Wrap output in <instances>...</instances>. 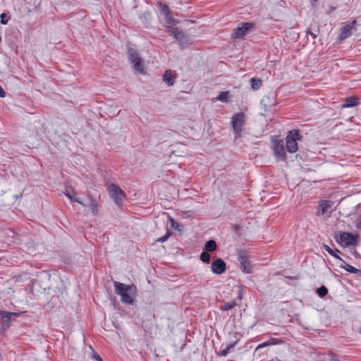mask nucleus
<instances>
[{"mask_svg":"<svg viewBox=\"0 0 361 361\" xmlns=\"http://www.w3.org/2000/svg\"><path fill=\"white\" fill-rule=\"evenodd\" d=\"M310 34L311 35V36L312 37L313 39H315L317 37V35H315L312 32H310Z\"/></svg>","mask_w":361,"mask_h":361,"instance_id":"nucleus-40","label":"nucleus"},{"mask_svg":"<svg viewBox=\"0 0 361 361\" xmlns=\"http://www.w3.org/2000/svg\"><path fill=\"white\" fill-rule=\"evenodd\" d=\"M164 18L169 25H176L179 23L178 20L173 18L171 13L168 16L164 17Z\"/></svg>","mask_w":361,"mask_h":361,"instance_id":"nucleus-26","label":"nucleus"},{"mask_svg":"<svg viewBox=\"0 0 361 361\" xmlns=\"http://www.w3.org/2000/svg\"><path fill=\"white\" fill-rule=\"evenodd\" d=\"M90 209H91L92 214L96 215L97 213V204L94 202H91L89 205Z\"/></svg>","mask_w":361,"mask_h":361,"instance_id":"nucleus-32","label":"nucleus"},{"mask_svg":"<svg viewBox=\"0 0 361 361\" xmlns=\"http://www.w3.org/2000/svg\"><path fill=\"white\" fill-rule=\"evenodd\" d=\"M200 259L205 263H208L210 260V255L207 252H203L200 255Z\"/></svg>","mask_w":361,"mask_h":361,"instance_id":"nucleus-29","label":"nucleus"},{"mask_svg":"<svg viewBox=\"0 0 361 361\" xmlns=\"http://www.w3.org/2000/svg\"><path fill=\"white\" fill-rule=\"evenodd\" d=\"M360 104L359 99L357 97L353 96L345 98V103L341 106L343 109L353 107Z\"/></svg>","mask_w":361,"mask_h":361,"instance_id":"nucleus-14","label":"nucleus"},{"mask_svg":"<svg viewBox=\"0 0 361 361\" xmlns=\"http://www.w3.org/2000/svg\"><path fill=\"white\" fill-rule=\"evenodd\" d=\"M20 315V313L0 311V318L5 324H9L13 320Z\"/></svg>","mask_w":361,"mask_h":361,"instance_id":"nucleus-11","label":"nucleus"},{"mask_svg":"<svg viewBox=\"0 0 361 361\" xmlns=\"http://www.w3.org/2000/svg\"><path fill=\"white\" fill-rule=\"evenodd\" d=\"M161 12L164 16V17L168 16L171 12L169 8L166 5H161Z\"/></svg>","mask_w":361,"mask_h":361,"instance_id":"nucleus-31","label":"nucleus"},{"mask_svg":"<svg viewBox=\"0 0 361 361\" xmlns=\"http://www.w3.org/2000/svg\"><path fill=\"white\" fill-rule=\"evenodd\" d=\"M66 197H68L71 200L78 202L81 204H83L78 198L75 197V192L70 191L68 189L66 190V192H64Z\"/></svg>","mask_w":361,"mask_h":361,"instance_id":"nucleus-21","label":"nucleus"},{"mask_svg":"<svg viewBox=\"0 0 361 361\" xmlns=\"http://www.w3.org/2000/svg\"><path fill=\"white\" fill-rule=\"evenodd\" d=\"M359 332L361 334V327L359 329Z\"/></svg>","mask_w":361,"mask_h":361,"instance_id":"nucleus-43","label":"nucleus"},{"mask_svg":"<svg viewBox=\"0 0 361 361\" xmlns=\"http://www.w3.org/2000/svg\"><path fill=\"white\" fill-rule=\"evenodd\" d=\"M245 123V114L242 112L235 113L233 115L231 125L235 134V138L240 137L243 131V126Z\"/></svg>","mask_w":361,"mask_h":361,"instance_id":"nucleus-4","label":"nucleus"},{"mask_svg":"<svg viewBox=\"0 0 361 361\" xmlns=\"http://www.w3.org/2000/svg\"><path fill=\"white\" fill-rule=\"evenodd\" d=\"M356 227L360 229L361 228V217L360 218L359 221L356 224Z\"/></svg>","mask_w":361,"mask_h":361,"instance_id":"nucleus-39","label":"nucleus"},{"mask_svg":"<svg viewBox=\"0 0 361 361\" xmlns=\"http://www.w3.org/2000/svg\"><path fill=\"white\" fill-rule=\"evenodd\" d=\"M216 248V243L214 240H210L206 242L204 245V249L208 252H213Z\"/></svg>","mask_w":361,"mask_h":361,"instance_id":"nucleus-20","label":"nucleus"},{"mask_svg":"<svg viewBox=\"0 0 361 361\" xmlns=\"http://www.w3.org/2000/svg\"><path fill=\"white\" fill-rule=\"evenodd\" d=\"M238 341V339H236L235 341L228 344L225 349L221 350L220 355L225 356L227 354V353L228 352V350L231 348H233L237 344Z\"/></svg>","mask_w":361,"mask_h":361,"instance_id":"nucleus-23","label":"nucleus"},{"mask_svg":"<svg viewBox=\"0 0 361 361\" xmlns=\"http://www.w3.org/2000/svg\"><path fill=\"white\" fill-rule=\"evenodd\" d=\"M251 87L254 90H258L262 85V80L260 79L252 78L250 80Z\"/></svg>","mask_w":361,"mask_h":361,"instance_id":"nucleus-22","label":"nucleus"},{"mask_svg":"<svg viewBox=\"0 0 361 361\" xmlns=\"http://www.w3.org/2000/svg\"><path fill=\"white\" fill-rule=\"evenodd\" d=\"M170 221H171V226L174 228V229H179L178 227H179V224L176 222L172 218L170 219Z\"/></svg>","mask_w":361,"mask_h":361,"instance_id":"nucleus-36","label":"nucleus"},{"mask_svg":"<svg viewBox=\"0 0 361 361\" xmlns=\"http://www.w3.org/2000/svg\"><path fill=\"white\" fill-rule=\"evenodd\" d=\"M336 241L343 247H348L356 243V236L348 232H339L336 235Z\"/></svg>","mask_w":361,"mask_h":361,"instance_id":"nucleus-6","label":"nucleus"},{"mask_svg":"<svg viewBox=\"0 0 361 361\" xmlns=\"http://www.w3.org/2000/svg\"><path fill=\"white\" fill-rule=\"evenodd\" d=\"M173 35L174 38L178 41H182L185 37V34L183 31L179 30L178 28L175 31V32L173 34Z\"/></svg>","mask_w":361,"mask_h":361,"instance_id":"nucleus-24","label":"nucleus"},{"mask_svg":"<svg viewBox=\"0 0 361 361\" xmlns=\"http://www.w3.org/2000/svg\"><path fill=\"white\" fill-rule=\"evenodd\" d=\"M252 24L250 23H244L240 27H238L234 29L232 33L233 38H240L247 35L249 29L252 27Z\"/></svg>","mask_w":361,"mask_h":361,"instance_id":"nucleus-9","label":"nucleus"},{"mask_svg":"<svg viewBox=\"0 0 361 361\" xmlns=\"http://www.w3.org/2000/svg\"><path fill=\"white\" fill-rule=\"evenodd\" d=\"M317 293L319 296L324 297L327 294L328 290L325 286H322L317 289Z\"/></svg>","mask_w":361,"mask_h":361,"instance_id":"nucleus-30","label":"nucleus"},{"mask_svg":"<svg viewBox=\"0 0 361 361\" xmlns=\"http://www.w3.org/2000/svg\"><path fill=\"white\" fill-rule=\"evenodd\" d=\"M5 96H6V93H5L4 90H3V88L0 86V97H5Z\"/></svg>","mask_w":361,"mask_h":361,"instance_id":"nucleus-38","label":"nucleus"},{"mask_svg":"<svg viewBox=\"0 0 361 361\" xmlns=\"http://www.w3.org/2000/svg\"><path fill=\"white\" fill-rule=\"evenodd\" d=\"M301 135L298 130H290L286 136V149L290 153L295 152L298 149V140H300Z\"/></svg>","mask_w":361,"mask_h":361,"instance_id":"nucleus-3","label":"nucleus"},{"mask_svg":"<svg viewBox=\"0 0 361 361\" xmlns=\"http://www.w3.org/2000/svg\"><path fill=\"white\" fill-rule=\"evenodd\" d=\"M163 80L169 85L172 86L174 84V78L172 75V72L171 70H167L165 71L163 75Z\"/></svg>","mask_w":361,"mask_h":361,"instance_id":"nucleus-17","label":"nucleus"},{"mask_svg":"<svg viewBox=\"0 0 361 361\" xmlns=\"http://www.w3.org/2000/svg\"><path fill=\"white\" fill-rule=\"evenodd\" d=\"M343 263L342 265H341V267L346 270L349 273L352 274H361V271L360 269H357L355 268L354 267L347 264L344 260H341Z\"/></svg>","mask_w":361,"mask_h":361,"instance_id":"nucleus-18","label":"nucleus"},{"mask_svg":"<svg viewBox=\"0 0 361 361\" xmlns=\"http://www.w3.org/2000/svg\"><path fill=\"white\" fill-rule=\"evenodd\" d=\"M279 343V341L276 338H271L268 341H266L263 343L259 344L255 349V352H257L259 350L264 347H267L271 345H275Z\"/></svg>","mask_w":361,"mask_h":361,"instance_id":"nucleus-19","label":"nucleus"},{"mask_svg":"<svg viewBox=\"0 0 361 361\" xmlns=\"http://www.w3.org/2000/svg\"><path fill=\"white\" fill-rule=\"evenodd\" d=\"M238 259L240 262V268L243 273L250 274L252 271V266L248 259V256L244 251L238 252Z\"/></svg>","mask_w":361,"mask_h":361,"instance_id":"nucleus-7","label":"nucleus"},{"mask_svg":"<svg viewBox=\"0 0 361 361\" xmlns=\"http://www.w3.org/2000/svg\"><path fill=\"white\" fill-rule=\"evenodd\" d=\"M116 294L121 297L122 302L132 304L135 298V288L118 281L114 282Z\"/></svg>","mask_w":361,"mask_h":361,"instance_id":"nucleus-1","label":"nucleus"},{"mask_svg":"<svg viewBox=\"0 0 361 361\" xmlns=\"http://www.w3.org/2000/svg\"><path fill=\"white\" fill-rule=\"evenodd\" d=\"M128 59L130 63L133 65V69L139 73L144 74V63L142 59L140 57L137 52L133 48H128Z\"/></svg>","mask_w":361,"mask_h":361,"instance_id":"nucleus-2","label":"nucleus"},{"mask_svg":"<svg viewBox=\"0 0 361 361\" xmlns=\"http://www.w3.org/2000/svg\"><path fill=\"white\" fill-rule=\"evenodd\" d=\"M237 305V303L235 301H232L228 303H226L221 307V310H229L233 309L235 306Z\"/></svg>","mask_w":361,"mask_h":361,"instance_id":"nucleus-27","label":"nucleus"},{"mask_svg":"<svg viewBox=\"0 0 361 361\" xmlns=\"http://www.w3.org/2000/svg\"><path fill=\"white\" fill-rule=\"evenodd\" d=\"M356 21H353L350 24L345 25L341 30V39H343L350 37L353 30H355Z\"/></svg>","mask_w":361,"mask_h":361,"instance_id":"nucleus-13","label":"nucleus"},{"mask_svg":"<svg viewBox=\"0 0 361 361\" xmlns=\"http://www.w3.org/2000/svg\"><path fill=\"white\" fill-rule=\"evenodd\" d=\"M333 202L329 200H323L319 204L318 213L324 215L328 213L329 209L332 207Z\"/></svg>","mask_w":361,"mask_h":361,"instance_id":"nucleus-15","label":"nucleus"},{"mask_svg":"<svg viewBox=\"0 0 361 361\" xmlns=\"http://www.w3.org/2000/svg\"><path fill=\"white\" fill-rule=\"evenodd\" d=\"M321 361H324L325 358H319Z\"/></svg>","mask_w":361,"mask_h":361,"instance_id":"nucleus-42","label":"nucleus"},{"mask_svg":"<svg viewBox=\"0 0 361 361\" xmlns=\"http://www.w3.org/2000/svg\"><path fill=\"white\" fill-rule=\"evenodd\" d=\"M276 95L274 92H270L267 95L264 96L261 100V104L267 108L274 106L276 105Z\"/></svg>","mask_w":361,"mask_h":361,"instance_id":"nucleus-12","label":"nucleus"},{"mask_svg":"<svg viewBox=\"0 0 361 361\" xmlns=\"http://www.w3.org/2000/svg\"><path fill=\"white\" fill-rule=\"evenodd\" d=\"M274 156L279 160H284L286 158V154L284 149L283 142L282 140H275L274 141Z\"/></svg>","mask_w":361,"mask_h":361,"instance_id":"nucleus-8","label":"nucleus"},{"mask_svg":"<svg viewBox=\"0 0 361 361\" xmlns=\"http://www.w3.org/2000/svg\"><path fill=\"white\" fill-rule=\"evenodd\" d=\"M212 271L216 274H221L226 271V264L221 259H217L212 263Z\"/></svg>","mask_w":361,"mask_h":361,"instance_id":"nucleus-10","label":"nucleus"},{"mask_svg":"<svg viewBox=\"0 0 361 361\" xmlns=\"http://www.w3.org/2000/svg\"><path fill=\"white\" fill-rule=\"evenodd\" d=\"M85 353L87 355V359H93L97 361H103L102 358L94 350V349L89 345L86 350Z\"/></svg>","mask_w":361,"mask_h":361,"instance_id":"nucleus-16","label":"nucleus"},{"mask_svg":"<svg viewBox=\"0 0 361 361\" xmlns=\"http://www.w3.org/2000/svg\"><path fill=\"white\" fill-rule=\"evenodd\" d=\"M329 356H330V359H329L330 361H338V358L335 354L331 353L329 355Z\"/></svg>","mask_w":361,"mask_h":361,"instance_id":"nucleus-37","label":"nucleus"},{"mask_svg":"<svg viewBox=\"0 0 361 361\" xmlns=\"http://www.w3.org/2000/svg\"><path fill=\"white\" fill-rule=\"evenodd\" d=\"M170 235V232H168L166 235H164V236L159 238L157 239V241L158 242H161V243H164L165 241L167 240V239L169 238Z\"/></svg>","mask_w":361,"mask_h":361,"instance_id":"nucleus-34","label":"nucleus"},{"mask_svg":"<svg viewBox=\"0 0 361 361\" xmlns=\"http://www.w3.org/2000/svg\"><path fill=\"white\" fill-rule=\"evenodd\" d=\"M6 13H1V23L3 25H6L8 23V19L6 18Z\"/></svg>","mask_w":361,"mask_h":361,"instance_id":"nucleus-33","label":"nucleus"},{"mask_svg":"<svg viewBox=\"0 0 361 361\" xmlns=\"http://www.w3.org/2000/svg\"><path fill=\"white\" fill-rule=\"evenodd\" d=\"M176 30H177V27H173L172 26H166V31L167 32L170 33L171 35H173Z\"/></svg>","mask_w":361,"mask_h":361,"instance_id":"nucleus-35","label":"nucleus"},{"mask_svg":"<svg viewBox=\"0 0 361 361\" xmlns=\"http://www.w3.org/2000/svg\"><path fill=\"white\" fill-rule=\"evenodd\" d=\"M109 193L110 197L113 199L115 204L118 206H121L122 202L126 195L123 191L116 185L111 183L109 186Z\"/></svg>","mask_w":361,"mask_h":361,"instance_id":"nucleus-5","label":"nucleus"},{"mask_svg":"<svg viewBox=\"0 0 361 361\" xmlns=\"http://www.w3.org/2000/svg\"><path fill=\"white\" fill-rule=\"evenodd\" d=\"M324 249L331 256H334V257L338 259L339 260H342V259L336 254V252L328 245H324Z\"/></svg>","mask_w":361,"mask_h":361,"instance_id":"nucleus-28","label":"nucleus"},{"mask_svg":"<svg viewBox=\"0 0 361 361\" xmlns=\"http://www.w3.org/2000/svg\"><path fill=\"white\" fill-rule=\"evenodd\" d=\"M317 1V0H311V2H312V4H316V2Z\"/></svg>","mask_w":361,"mask_h":361,"instance_id":"nucleus-41","label":"nucleus"},{"mask_svg":"<svg viewBox=\"0 0 361 361\" xmlns=\"http://www.w3.org/2000/svg\"><path fill=\"white\" fill-rule=\"evenodd\" d=\"M229 94L228 92H221L217 97V99L222 102H227Z\"/></svg>","mask_w":361,"mask_h":361,"instance_id":"nucleus-25","label":"nucleus"}]
</instances>
